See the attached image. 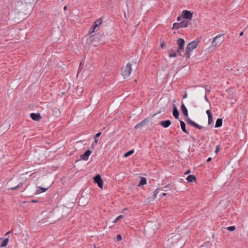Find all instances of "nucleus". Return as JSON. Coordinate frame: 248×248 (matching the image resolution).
<instances>
[{"label":"nucleus","instance_id":"f257e3e1","mask_svg":"<svg viewBox=\"0 0 248 248\" xmlns=\"http://www.w3.org/2000/svg\"><path fill=\"white\" fill-rule=\"evenodd\" d=\"M185 243L180 234L172 233L168 235V239L164 242V248H182Z\"/></svg>","mask_w":248,"mask_h":248},{"label":"nucleus","instance_id":"2eb2a0df","mask_svg":"<svg viewBox=\"0 0 248 248\" xmlns=\"http://www.w3.org/2000/svg\"><path fill=\"white\" fill-rule=\"evenodd\" d=\"M149 120L147 119H145L143 121H141L139 123L137 124L135 126V129H138L139 128H141L146 125L147 122H148Z\"/></svg>","mask_w":248,"mask_h":248},{"label":"nucleus","instance_id":"c756f323","mask_svg":"<svg viewBox=\"0 0 248 248\" xmlns=\"http://www.w3.org/2000/svg\"><path fill=\"white\" fill-rule=\"evenodd\" d=\"M134 152V149H132V150H131L127 152H126L124 155V157H128L129 156L131 155H132Z\"/></svg>","mask_w":248,"mask_h":248},{"label":"nucleus","instance_id":"20e7f679","mask_svg":"<svg viewBox=\"0 0 248 248\" xmlns=\"http://www.w3.org/2000/svg\"><path fill=\"white\" fill-rule=\"evenodd\" d=\"M199 43V40L198 39L189 43L186 46V52L184 53L183 57L189 58L190 56V52L197 47Z\"/></svg>","mask_w":248,"mask_h":248},{"label":"nucleus","instance_id":"0eeeda50","mask_svg":"<svg viewBox=\"0 0 248 248\" xmlns=\"http://www.w3.org/2000/svg\"><path fill=\"white\" fill-rule=\"evenodd\" d=\"M188 26V21L183 20L179 23H175L173 24L172 29L178 30L180 28H186Z\"/></svg>","mask_w":248,"mask_h":248},{"label":"nucleus","instance_id":"f704fd0d","mask_svg":"<svg viewBox=\"0 0 248 248\" xmlns=\"http://www.w3.org/2000/svg\"><path fill=\"white\" fill-rule=\"evenodd\" d=\"M208 117V124L209 125L213 123V116H209Z\"/></svg>","mask_w":248,"mask_h":248},{"label":"nucleus","instance_id":"a878e982","mask_svg":"<svg viewBox=\"0 0 248 248\" xmlns=\"http://www.w3.org/2000/svg\"><path fill=\"white\" fill-rule=\"evenodd\" d=\"M23 183L22 182H20L16 186L11 187L10 189L12 190H17L19 187L23 186Z\"/></svg>","mask_w":248,"mask_h":248},{"label":"nucleus","instance_id":"ea45409f","mask_svg":"<svg viewBox=\"0 0 248 248\" xmlns=\"http://www.w3.org/2000/svg\"><path fill=\"white\" fill-rule=\"evenodd\" d=\"M171 186H172L170 185V184H169L167 185L166 186H164L163 188H169L171 189Z\"/></svg>","mask_w":248,"mask_h":248},{"label":"nucleus","instance_id":"7c9ffc66","mask_svg":"<svg viewBox=\"0 0 248 248\" xmlns=\"http://www.w3.org/2000/svg\"><path fill=\"white\" fill-rule=\"evenodd\" d=\"M170 53L169 56L170 58L176 57L177 56L176 53L173 51L172 49H170L169 51Z\"/></svg>","mask_w":248,"mask_h":248},{"label":"nucleus","instance_id":"37998d69","mask_svg":"<svg viewBox=\"0 0 248 248\" xmlns=\"http://www.w3.org/2000/svg\"><path fill=\"white\" fill-rule=\"evenodd\" d=\"M207 86V85L206 86H205V85L204 86V87H205V94H206L207 93H209L210 92V90H209V89L206 88Z\"/></svg>","mask_w":248,"mask_h":248},{"label":"nucleus","instance_id":"72a5a7b5","mask_svg":"<svg viewBox=\"0 0 248 248\" xmlns=\"http://www.w3.org/2000/svg\"><path fill=\"white\" fill-rule=\"evenodd\" d=\"M160 188H156L154 192L153 199H155L156 197L157 194L158 193Z\"/></svg>","mask_w":248,"mask_h":248},{"label":"nucleus","instance_id":"6ab92c4d","mask_svg":"<svg viewBox=\"0 0 248 248\" xmlns=\"http://www.w3.org/2000/svg\"><path fill=\"white\" fill-rule=\"evenodd\" d=\"M172 115L175 119H179V111H178L176 107L174 105H173V107Z\"/></svg>","mask_w":248,"mask_h":248},{"label":"nucleus","instance_id":"49530a36","mask_svg":"<svg viewBox=\"0 0 248 248\" xmlns=\"http://www.w3.org/2000/svg\"><path fill=\"white\" fill-rule=\"evenodd\" d=\"M182 18V17H181V16H179L177 17V20L178 21H180L181 20Z\"/></svg>","mask_w":248,"mask_h":248},{"label":"nucleus","instance_id":"2f4dec72","mask_svg":"<svg viewBox=\"0 0 248 248\" xmlns=\"http://www.w3.org/2000/svg\"><path fill=\"white\" fill-rule=\"evenodd\" d=\"M101 134V132H99V133H97V134H96V135H95L94 139V142H95V144H96L97 143L98 140V137H100Z\"/></svg>","mask_w":248,"mask_h":248},{"label":"nucleus","instance_id":"bf43d9fd","mask_svg":"<svg viewBox=\"0 0 248 248\" xmlns=\"http://www.w3.org/2000/svg\"><path fill=\"white\" fill-rule=\"evenodd\" d=\"M32 202H36V201H34V200H33Z\"/></svg>","mask_w":248,"mask_h":248},{"label":"nucleus","instance_id":"3c124183","mask_svg":"<svg viewBox=\"0 0 248 248\" xmlns=\"http://www.w3.org/2000/svg\"><path fill=\"white\" fill-rule=\"evenodd\" d=\"M190 173V170H187L185 173V175H187L189 173Z\"/></svg>","mask_w":248,"mask_h":248},{"label":"nucleus","instance_id":"4d7b16f0","mask_svg":"<svg viewBox=\"0 0 248 248\" xmlns=\"http://www.w3.org/2000/svg\"><path fill=\"white\" fill-rule=\"evenodd\" d=\"M243 31H241V32L240 33L239 35H240V36H242V35H243Z\"/></svg>","mask_w":248,"mask_h":248},{"label":"nucleus","instance_id":"c85d7f7f","mask_svg":"<svg viewBox=\"0 0 248 248\" xmlns=\"http://www.w3.org/2000/svg\"><path fill=\"white\" fill-rule=\"evenodd\" d=\"M8 242H9V239L8 237H7L2 241V242L0 245V247H4L6 246Z\"/></svg>","mask_w":248,"mask_h":248},{"label":"nucleus","instance_id":"6e6d98bb","mask_svg":"<svg viewBox=\"0 0 248 248\" xmlns=\"http://www.w3.org/2000/svg\"><path fill=\"white\" fill-rule=\"evenodd\" d=\"M67 6H65L64 7V8H63L64 10H67Z\"/></svg>","mask_w":248,"mask_h":248},{"label":"nucleus","instance_id":"a19ab883","mask_svg":"<svg viewBox=\"0 0 248 248\" xmlns=\"http://www.w3.org/2000/svg\"><path fill=\"white\" fill-rule=\"evenodd\" d=\"M206 112V113H207V114L208 115V117L209 116H212V115L211 111L209 109L207 110Z\"/></svg>","mask_w":248,"mask_h":248},{"label":"nucleus","instance_id":"13d9d810","mask_svg":"<svg viewBox=\"0 0 248 248\" xmlns=\"http://www.w3.org/2000/svg\"><path fill=\"white\" fill-rule=\"evenodd\" d=\"M94 145H96V144H95V142H94V143H92V146H94Z\"/></svg>","mask_w":248,"mask_h":248},{"label":"nucleus","instance_id":"dca6fc26","mask_svg":"<svg viewBox=\"0 0 248 248\" xmlns=\"http://www.w3.org/2000/svg\"><path fill=\"white\" fill-rule=\"evenodd\" d=\"M30 117L33 120L36 121H39L41 118L40 114L38 113H31L30 114Z\"/></svg>","mask_w":248,"mask_h":248},{"label":"nucleus","instance_id":"a211bd4d","mask_svg":"<svg viewBox=\"0 0 248 248\" xmlns=\"http://www.w3.org/2000/svg\"><path fill=\"white\" fill-rule=\"evenodd\" d=\"M61 114V111L59 109L57 108H54L53 110H52L51 115L54 117H58Z\"/></svg>","mask_w":248,"mask_h":248},{"label":"nucleus","instance_id":"4be33fe9","mask_svg":"<svg viewBox=\"0 0 248 248\" xmlns=\"http://www.w3.org/2000/svg\"><path fill=\"white\" fill-rule=\"evenodd\" d=\"M222 125V118H218L216 122L215 127L216 128L220 127Z\"/></svg>","mask_w":248,"mask_h":248},{"label":"nucleus","instance_id":"ddd939ff","mask_svg":"<svg viewBox=\"0 0 248 248\" xmlns=\"http://www.w3.org/2000/svg\"><path fill=\"white\" fill-rule=\"evenodd\" d=\"M91 153H92V152L90 150H89V149L87 150L83 154L80 155V157L82 159L87 161V160H88L89 157L90 155L91 154Z\"/></svg>","mask_w":248,"mask_h":248},{"label":"nucleus","instance_id":"e433bc0d","mask_svg":"<svg viewBox=\"0 0 248 248\" xmlns=\"http://www.w3.org/2000/svg\"><path fill=\"white\" fill-rule=\"evenodd\" d=\"M124 217L123 215H121L119 216L115 220L113 221V223H116L117 222L118 220L120 219L121 218H122Z\"/></svg>","mask_w":248,"mask_h":248},{"label":"nucleus","instance_id":"9b49d317","mask_svg":"<svg viewBox=\"0 0 248 248\" xmlns=\"http://www.w3.org/2000/svg\"><path fill=\"white\" fill-rule=\"evenodd\" d=\"M58 197V194L55 193H54L52 197H49V201L50 202H49L50 205L53 207L55 206L57 203V199Z\"/></svg>","mask_w":248,"mask_h":248},{"label":"nucleus","instance_id":"412c9836","mask_svg":"<svg viewBox=\"0 0 248 248\" xmlns=\"http://www.w3.org/2000/svg\"><path fill=\"white\" fill-rule=\"evenodd\" d=\"M186 180L188 182L191 183L193 181H196V178L194 175H189L186 178Z\"/></svg>","mask_w":248,"mask_h":248},{"label":"nucleus","instance_id":"4c0bfd02","mask_svg":"<svg viewBox=\"0 0 248 248\" xmlns=\"http://www.w3.org/2000/svg\"><path fill=\"white\" fill-rule=\"evenodd\" d=\"M220 150V146L217 145L216 146L215 153L217 154Z\"/></svg>","mask_w":248,"mask_h":248},{"label":"nucleus","instance_id":"aec40b11","mask_svg":"<svg viewBox=\"0 0 248 248\" xmlns=\"http://www.w3.org/2000/svg\"><path fill=\"white\" fill-rule=\"evenodd\" d=\"M181 108L182 112L183 113V115L186 117L187 118L188 116V111H187V109L186 108V106H185L184 103H182L181 104Z\"/></svg>","mask_w":248,"mask_h":248},{"label":"nucleus","instance_id":"a18cd8bd","mask_svg":"<svg viewBox=\"0 0 248 248\" xmlns=\"http://www.w3.org/2000/svg\"><path fill=\"white\" fill-rule=\"evenodd\" d=\"M165 46H166V43L165 42H162L161 43L160 46L161 48L164 47Z\"/></svg>","mask_w":248,"mask_h":248},{"label":"nucleus","instance_id":"58836bf2","mask_svg":"<svg viewBox=\"0 0 248 248\" xmlns=\"http://www.w3.org/2000/svg\"><path fill=\"white\" fill-rule=\"evenodd\" d=\"M116 239L117 241H120L122 240V237L121 234H118L116 236Z\"/></svg>","mask_w":248,"mask_h":248},{"label":"nucleus","instance_id":"393cba45","mask_svg":"<svg viewBox=\"0 0 248 248\" xmlns=\"http://www.w3.org/2000/svg\"><path fill=\"white\" fill-rule=\"evenodd\" d=\"M147 183V180L145 177H141L139 184L138 186H141L144 185Z\"/></svg>","mask_w":248,"mask_h":248},{"label":"nucleus","instance_id":"de8ad7c7","mask_svg":"<svg viewBox=\"0 0 248 248\" xmlns=\"http://www.w3.org/2000/svg\"><path fill=\"white\" fill-rule=\"evenodd\" d=\"M204 99L206 100V101H207V102L209 103V100H208V98H207V97L206 96V94H205V96H204Z\"/></svg>","mask_w":248,"mask_h":248},{"label":"nucleus","instance_id":"c9c22d12","mask_svg":"<svg viewBox=\"0 0 248 248\" xmlns=\"http://www.w3.org/2000/svg\"><path fill=\"white\" fill-rule=\"evenodd\" d=\"M226 229L229 231L232 232L235 229V227L234 226L228 227L226 228Z\"/></svg>","mask_w":248,"mask_h":248},{"label":"nucleus","instance_id":"1a4fd4ad","mask_svg":"<svg viewBox=\"0 0 248 248\" xmlns=\"http://www.w3.org/2000/svg\"><path fill=\"white\" fill-rule=\"evenodd\" d=\"M183 17L184 20H191L192 18L193 14L190 11L185 10L182 12Z\"/></svg>","mask_w":248,"mask_h":248},{"label":"nucleus","instance_id":"09e8293b","mask_svg":"<svg viewBox=\"0 0 248 248\" xmlns=\"http://www.w3.org/2000/svg\"><path fill=\"white\" fill-rule=\"evenodd\" d=\"M211 160H212V158H211V157H208V158H207V159L206 161H207V162H210Z\"/></svg>","mask_w":248,"mask_h":248},{"label":"nucleus","instance_id":"f3484780","mask_svg":"<svg viewBox=\"0 0 248 248\" xmlns=\"http://www.w3.org/2000/svg\"><path fill=\"white\" fill-rule=\"evenodd\" d=\"M171 124V121L169 120H167L165 121H162L159 122V124H160L162 127L164 128L168 127Z\"/></svg>","mask_w":248,"mask_h":248},{"label":"nucleus","instance_id":"f8f14e48","mask_svg":"<svg viewBox=\"0 0 248 248\" xmlns=\"http://www.w3.org/2000/svg\"><path fill=\"white\" fill-rule=\"evenodd\" d=\"M55 216V213L54 212V208L52 211L49 212L47 215V222H49L50 224H52L55 222L57 220H53Z\"/></svg>","mask_w":248,"mask_h":248},{"label":"nucleus","instance_id":"864d4df0","mask_svg":"<svg viewBox=\"0 0 248 248\" xmlns=\"http://www.w3.org/2000/svg\"><path fill=\"white\" fill-rule=\"evenodd\" d=\"M166 195H167V193H163L161 194L160 196L162 197V196H166Z\"/></svg>","mask_w":248,"mask_h":248},{"label":"nucleus","instance_id":"9d476101","mask_svg":"<svg viewBox=\"0 0 248 248\" xmlns=\"http://www.w3.org/2000/svg\"><path fill=\"white\" fill-rule=\"evenodd\" d=\"M102 22V19L100 18L97 19L93 25L92 27L89 30V32L91 33H93L95 29L100 26Z\"/></svg>","mask_w":248,"mask_h":248},{"label":"nucleus","instance_id":"7ed1b4c3","mask_svg":"<svg viewBox=\"0 0 248 248\" xmlns=\"http://www.w3.org/2000/svg\"><path fill=\"white\" fill-rule=\"evenodd\" d=\"M31 8L32 6L30 4H28L26 2H18L16 6V10L19 13L28 16Z\"/></svg>","mask_w":248,"mask_h":248},{"label":"nucleus","instance_id":"473e14b6","mask_svg":"<svg viewBox=\"0 0 248 248\" xmlns=\"http://www.w3.org/2000/svg\"><path fill=\"white\" fill-rule=\"evenodd\" d=\"M76 93L78 94V95H80L82 94L83 92L82 88L79 87L78 86L76 88Z\"/></svg>","mask_w":248,"mask_h":248},{"label":"nucleus","instance_id":"cd10ccee","mask_svg":"<svg viewBox=\"0 0 248 248\" xmlns=\"http://www.w3.org/2000/svg\"><path fill=\"white\" fill-rule=\"evenodd\" d=\"M184 46H179L177 49L176 52L178 53V55L183 57V54H181V51H184Z\"/></svg>","mask_w":248,"mask_h":248},{"label":"nucleus","instance_id":"5fc2aeb1","mask_svg":"<svg viewBox=\"0 0 248 248\" xmlns=\"http://www.w3.org/2000/svg\"><path fill=\"white\" fill-rule=\"evenodd\" d=\"M149 226V223H148V224L145 226V228H146L147 229H148Z\"/></svg>","mask_w":248,"mask_h":248},{"label":"nucleus","instance_id":"423d86ee","mask_svg":"<svg viewBox=\"0 0 248 248\" xmlns=\"http://www.w3.org/2000/svg\"><path fill=\"white\" fill-rule=\"evenodd\" d=\"M224 35V34H218L214 37L211 43V46L214 47L221 44L224 40L223 38H221L222 36Z\"/></svg>","mask_w":248,"mask_h":248},{"label":"nucleus","instance_id":"5701e85b","mask_svg":"<svg viewBox=\"0 0 248 248\" xmlns=\"http://www.w3.org/2000/svg\"><path fill=\"white\" fill-rule=\"evenodd\" d=\"M180 125H181V128L182 130V131L186 133V134H188V132L186 130V124L183 121H181V120H180Z\"/></svg>","mask_w":248,"mask_h":248},{"label":"nucleus","instance_id":"79ce46f5","mask_svg":"<svg viewBox=\"0 0 248 248\" xmlns=\"http://www.w3.org/2000/svg\"><path fill=\"white\" fill-rule=\"evenodd\" d=\"M98 38V36L97 35H96V36L93 35V42H94L97 41Z\"/></svg>","mask_w":248,"mask_h":248},{"label":"nucleus","instance_id":"b1692460","mask_svg":"<svg viewBox=\"0 0 248 248\" xmlns=\"http://www.w3.org/2000/svg\"><path fill=\"white\" fill-rule=\"evenodd\" d=\"M46 191V188H43L40 186L37 187V189L35 193V194H38L42 192H45Z\"/></svg>","mask_w":248,"mask_h":248},{"label":"nucleus","instance_id":"603ef678","mask_svg":"<svg viewBox=\"0 0 248 248\" xmlns=\"http://www.w3.org/2000/svg\"><path fill=\"white\" fill-rule=\"evenodd\" d=\"M187 97V93L186 92H185V93L183 96V98L185 99V98H186Z\"/></svg>","mask_w":248,"mask_h":248},{"label":"nucleus","instance_id":"f03ea898","mask_svg":"<svg viewBox=\"0 0 248 248\" xmlns=\"http://www.w3.org/2000/svg\"><path fill=\"white\" fill-rule=\"evenodd\" d=\"M73 203H72L69 207H67L64 205H61L54 208V212L55 216L53 220H58L61 218L66 217L70 212L71 209L73 206Z\"/></svg>","mask_w":248,"mask_h":248},{"label":"nucleus","instance_id":"4468645a","mask_svg":"<svg viewBox=\"0 0 248 248\" xmlns=\"http://www.w3.org/2000/svg\"><path fill=\"white\" fill-rule=\"evenodd\" d=\"M186 121L190 125H191L199 129H201L203 128L202 126L199 125L198 124H197V123H196L195 122H194V121H193L192 120H191L190 119H189L188 118H186Z\"/></svg>","mask_w":248,"mask_h":248},{"label":"nucleus","instance_id":"6e6552de","mask_svg":"<svg viewBox=\"0 0 248 248\" xmlns=\"http://www.w3.org/2000/svg\"><path fill=\"white\" fill-rule=\"evenodd\" d=\"M93 180L94 183L97 184L100 188L103 187L104 183L99 174H96L93 177Z\"/></svg>","mask_w":248,"mask_h":248},{"label":"nucleus","instance_id":"39448f33","mask_svg":"<svg viewBox=\"0 0 248 248\" xmlns=\"http://www.w3.org/2000/svg\"><path fill=\"white\" fill-rule=\"evenodd\" d=\"M131 72V64L130 63H128L126 66L124 68H123L122 71V75L124 78H126L130 76Z\"/></svg>","mask_w":248,"mask_h":248},{"label":"nucleus","instance_id":"8fccbe9b","mask_svg":"<svg viewBox=\"0 0 248 248\" xmlns=\"http://www.w3.org/2000/svg\"><path fill=\"white\" fill-rule=\"evenodd\" d=\"M11 231H9L8 232H7L6 233V234H5V236H7V237L8 238V237H9V234L11 233Z\"/></svg>","mask_w":248,"mask_h":248},{"label":"nucleus","instance_id":"bb28decb","mask_svg":"<svg viewBox=\"0 0 248 248\" xmlns=\"http://www.w3.org/2000/svg\"><path fill=\"white\" fill-rule=\"evenodd\" d=\"M177 44L179 46H184L185 45V40L183 38H179L177 41Z\"/></svg>","mask_w":248,"mask_h":248},{"label":"nucleus","instance_id":"c03bdc74","mask_svg":"<svg viewBox=\"0 0 248 248\" xmlns=\"http://www.w3.org/2000/svg\"><path fill=\"white\" fill-rule=\"evenodd\" d=\"M167 106V104H166V105H165V106H164V107L162 108H161V109H160V110L159 111V112H160L161 111H164L165 110V109H166V108Z\"/></svg>","mask_w":248,"mask_h":248}]
</instances>
